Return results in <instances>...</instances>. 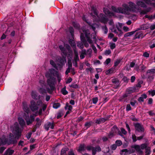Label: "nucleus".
Wrapping results in <instances>:
<instances>
[{
    "instance_id": "obj_61",
    "label": "nucleus",
    "mask_w": 155,
    "mask_h": 155,
    "mask_svg": "<svg viewBox=\"0 0 155 155\" xmlns=\"http://www.w3.org/2000/svg\"><path fill=\"white\" fill-rule=\"evenodd\" d=\"M71 68L68 67L67 70H66L65 74L66 75L67 74L69 73L70 72V70L71 69Z\"/></svg>"
},
{
    "instance_id": "obj_62",
    "label": "nucleus",
    "mask_w": 155,
    "mask_h": 155,
    "mask_svg": "<svg viewBox=\"0 0 155 155\" xmlns=\"http://www.w3.org/2000/svg\"><path fill=\"white\" fill-rule=\"evenodd\" d=\"M123 29L125 32L128 31L130 30L129 28L127 26H124L123 28Z\"/></svg>"
},
{
    "instance_id": "obj_39",
    "label": "nucleus",
    "mask_w": 155,
    "mask_h": 155,
    "mask_svg": "<svg viewBox=\"0 0 155 155\" xmlns=\"http://www.w3.org/2000/svg\"><path fill=\"white\" fill-rule=\"evenodd\" d=\"M68 150V148H63L61 150V155H62L65 154L66 153V152Z\"/></svg>"
},
{
    "instance_id": "obj_9",
    "label": "nucleus",
    "mask_w": 155,
    "mask_h": 155,
    "mask_svg": "<svg viewBox=\"0 0 155 155\" xmlns=\"http://www.w3.org/2000/svg\"><path fill=\"white\" fill-rule=\"evenodd\" d=\"M14 130L15 131L14 132H13V133L16 136V137L18 139L21 135L22 129H20L18 124H17L15 125Z\"/></svg>"
},
{
    "instance_id": "obj_60",
    "label": "nucleus",
    "mask_w": 155,
    "mask_h": 155,
    "mask_svg": "<svg viewBox=\"0 0 155 155\" xmlns=\"http://www.w3.org/2000/svg\"><path fill=\"white\" fill-rule=\"evenodd\" d=\"M126 127L128 131L129 134H130V130L129 125L127 123H126Z\"/></svg>"
},
{
    "instance_id": "obj_14",
    "label": "nucleus",
    "mask_w": 155,
    "mask_h": 155,
    "mask_svg": "<svg viewBox=\"0 0 155 155\" xmlns=\"http://www.w3.org/2000/svg\"><path fill=\"white\" fill-rule=\"evenodd\" d=\"M38 105H39V106H40V107H42V109H40L39 110V113L40 114H41L42 112V110L43 111H44L46 109L47 107V105L44 104H43L42 102L41 101H38Z\"/></svg>"
},
{
    "instance_id": "obj_20",
    "label": "nucleus",
    "mask_w": 155,
    "mask_h": 155,
    "mask_svg": "<svg viewBox=\"0 0 155 155\" xmlns=\"http://www.w3.org/2000/svg\"><path fill=\"white\" fill-rule=\"evenodd\" d=\"M107 120V118H100L96 120L95 123L98 124H100L101 123H103L106 121Z\"/></svg>"
},
{
    "instance_id": "obj_36",
    "label": "nucleus",
    "mask_w": 155,
    "mask_h": 155,
    "mask_svg": "<svg viewBox=\"0 0 155 155\" xmlns=\"http://www.w3.org/2000/svg\"><path fill=\"white\" fill-rule=\"evenodd\" d=\"M61 92L62 94L64 95H65L68 94V92L66 90L65 86L62 89Z\"/></svg>"
},
{
    "instance_id": "obj_16",
    "label": "nucleus",
    "mask_w": 155,
    "mask_h": 155,
    "mask_svg": "<svg viewBox=\"0 0 155 155\" xmlns=\"http://www.w3.org/2000/svg\"><path fill=\"white\" fill-rule=\"evenodd\" d=\"M144 36H143V34L141 31H137L134 36V39L142 38H143Z\"/></svg>"
},
{
    "instance_id": "obj_45",
    "label": "nucleus",
    "mask_w": 155,
    "mask_h": 155,
    "mask_svg": "<svg viewBox=\"0 0 155 155\" xmlns=\"http://www.w3.org/2000/svg\"><path fill=\"white\" fill-rule=\"evenodd\" d=\"M110 48L111 49H113L116 47V45L114 43H110Z\"/></svg>"
},
{
    "instance_id": "obj_59",
    "label": "nucleus",
    "mask_w": 155,
    "mask_h": 155,
    "mask_svg": "<svg viewBox=\"0 0 155 155\" xmlns=\"http://www.w3.org/2000/svg\"><path fill=\"white\" fill-rule=\"evenodd\" d=\"M111 53V51L110 50H107L105 51L104 54L106 55H108Z\"/></svg>"
},
{
    "instance_id": "obj_38",
    "label": "nucleus",
    "mask_w": 155,
    "mask_h": 155,
    "mask_svg": "<svg viewBox=\"0 0 155 155\" xmlns=\"http://www.w3.org/2000/svg\"><path fill=\"white\" fill-rule=\"evenodd\" d=\"M102 29L103 30L105 34H107L108 31V29L106 25H104L102 27Z\"/></svg>"
},
{
    "instance_id": "obj_56",
    "label": "nucleus",
    "mask_w": 155,
    "mask_h": 155,
    "mask_svg": "<svg viewBox=\"0 0 155 155\" xmlns=\"http://www.w3.org/2000/svg\"><path fill=\"white\" fill-rule=\"evenodd\" d=\"M149 54L147 52H144L143 54V56L146 58H148L149 57Z\"/></svg>"
},
{
    "instance_id": "obj_58",
    "label": "nucleus",
    "mask_w": 155,
    "mask_h": 155,
    "mask_svg": "<svg viewBox=\"0 0 155 155\" xmlns=\"http://www.w3.org/2000/svg\"><path fill=\"white\" fill-rule=\"evenodd\" d=\"M122 133L125 135L127 134V132L126 130L123 128H121L120 129Z\"/></svg>"
},
{
    "instance_id": "obj_5",
    "label": "nucleus",
    "mask_w": 155,
    "mask_h": 155,
    "mask_svg": "<svg viewBox=\"0 0 155 155\" xmlns=\"http://www.w3.org/2000/svg\"><path fill=\"white\" fill-rule=\"evenodd\" d=\"M23 109L24 111L26 113L25 114L23 115V117L25 120L27 124L28 125H29L32 123L34 121L35 116L31 115L30 117L28 114L30 111L28 106L25 102L23 103Z\"/></svg>"
},
{
    "instance_id": "obj_50",
    "label": "nucleus",
    "mask_w": 155,
    "mask_h": 155,
    "mask_svg": "<svg viewBox=\"0 0 155 155\" xmlns=\"http://www.w3.org/2000/svg\"><path fill=\"white\" fill-rule=\"evenodd\" d=\"M132 138L134 142H136L137 140V137L135 134H132Z\"/></svg>"
},
{
    "instance_id": "obj_15",
    "label": "nucleus",
    "mask_w": 155,
    "mask_h": 155,
    "mask_svg": "<svg viewBox=\"0 0 155 155\" xmlns=\"http://www.w3.org/2000/svg\"><path fill=\"white\" fill-rule=\"evenodd\" d=\"M54 124V123L53 122L52 123L49 122H47L44 125L45 128L47 130H48L50 128L51 129H53Z\"/></svg>"
},
{
    "instance_id": "obj_3",
    "label": "nucleus",
    "mask_w": 155,
    "mask_h": 155,
    "mask_svg": "<svg viewBox=\"0 0 155 155\" xmlns=\"http://www.w3.org/2000/svg\"><path fill=\"white\" fill-rule=\"evenodd\" d=\"M83 33H81V34L80 36L81 40L84 44V46L86 48H88L89 47V45L87 41L84 40V35H85L88 42L90 44H91L93 42L90 38H93L94 39H96L95 34L94 33H93L91 34V35H90L89 31L88 30H83Z\"/></svg>"
},
{
    "instance_id": "obj_30",
    "label": "nucleus",
    "mask_w": 155,
    "mask_h": 155,
    "mask_svg": "<svg viewBox=\"0 0 155 155\" xmlns=\"http://www.w3.org/2000/svg\"><path fill=\"white\" fill-rule=\"evenodd\" d=\"M37 122L35 125V127L36 128L39 127L41 124V120L39 118H37L36 119Z\"/></svg>"
},
{
    "instance_id": "obj_48",
    "label": "nucleus",
    "mask_w": 155,
    "mask_h": 155,
    "mask_svg": "<svg viewBox=\"0 0 155 155\" xmlns=\"http://www.w3.org/2000/svg\"><path fill=\"white\" fill-rule=\"evenodd\" d=\"M38 90L39 91V92L41 94H43L44 93H46V91L45 90V89H44L42 88H38Z\"/></svg>"
},
{
    "instance_id": "obj_49",
    "label": "nucleus",
    "mask_w": 155,
    "mask_h": 155,
    "mask_svg": "<svg viewBox=\"0 0 155 155\" xmlns=\"http://www.w3.org/2000/svg\"><path fill=\"white\" fill-rule=\"evenodd\" d=\"M69 31L70 33L71 34V36L72 38H73L74 36V31L73 28L72 27H70L69 28Z\"/></svg>"
},
{
    "instance_id": "obj_46",
    "label": "nucleus",
    "mask_w": 155,
    "mask_h": 155,
    "mask_svg": "<svg viewBox=\"0 0 155 155\" xmlns=\"http://www.w3.org/2000/svg\"><path fill=\"white\" fill-rule=\"evenodd\" d=\"M83 44L82 42H78L77 43V45L79 48L82 49L83 48Z\"/></svg>"
},
{
    "instance_id": "obj_26",
    "label": "nucleus",
    "mask_w": 155,
    "mask_h": 155,
    "mask_svg": "<svg viewBox=\"0 0 155 155\" xmlns=\"http://www.w3.org/2000/svg\"><path fill=\"white\" fill-rule=\"evenodd\" d=\"M103 11L106 15H109L110 16L114 15V14L111 12L107 8H104L103 9Z\"/></svg>"
},
{
    "instance_id": "obj_11",
    "label": "nucleus",
    "mask_w": 155,
    "mask_h": 155,
    "mask_svg": "<svg viewBox=\"0 0 155 155\" xmlns=\"http://www.w3.org/2000/svg\"><path fill=\"white\" fill-rule=\"evenodd\" d=\"M136 131L139 132H143L144 129L142 125L139 123H137L134 125Z\"/></svg>"
},
{
    "instance_id": "obj_17",
    "label": "nucleus",
    "mask_w": 155,
    "mask_h": 155,
    "mask_svg": "<svg viewBox=\"0 0 155 155\" xmlns=\"http://www.w3.org/2000/svg\"><path fill=\"white\" fill-rule=\"evenodd\" d=\"M18 121L21 127L23 128L26 126V124L24 120L21 117H19L18 118Z\"/></svg>"
},
{
    "instance_id": "obj_33",
    "label": "nucleus",
    "mask_w": 155,
    "mask_h": 155,
    "mask_svg": "<svg viewBox=\"0 0 155 155\" xmlns=\"http://www.w3.org/2000/svg\"><path fill=\"white\" fill-rule=\"evenodd\" d=\"M65 108L66 110L68 109V110L71 111L72 109V107L71 106L69 105L68 103H67L66 104V106L65 107Z\"/></svg>"
},
{
    "instance_id": "obj_28",
    "label": "nucleus",
    "mask_w": 155,
    "mask_h": 155,
    "mask_svg": "<svg viewBox=\"0 0 155 155\" xmlns=\"http://www.w3.org/2000/svg\"><path fill=\"white\" fill-rule=\"evenodd\" d=\"M86 147L84 144H81L79 147L78 151L79 152L83 151L85 150Z\"/></svg>"
},
{
    "instance_id": "obj_63",
    "label": "nucleus",
    "mask_w": 155,
    "mask_h": 155,
    "mask_svg": "<svg viewBox=\"0 0 155 155\" xmlns=\"http://www.w3.org/2000/svg\"><path fill=\"white\" fill-rule=\"evenodd\" d=\"M72 79L71 78L69 77L68 78V80L66 81V84H68L71 82L72 81Z\"/></svg>"
},
{
    "instance_id": "obj_24",
    "label": "nucleus",
    "mask_w": 155,
    "mask_h": 155,
    "mask_svg": "<svg viewBox=\"0 0 155 155\" xmlns=\"http://www.w3.org/2000/svg\"><path fill=\"white\" fill-rule=\"evenodd\" d=\"M31 96L32 98L35 100H37L38 97V94L35 91H33L31 93Z\"/></svg>"
},
{
    "instance_id": "obj_57",
    "label": "nucleus",
    "mask_w": 155,
    "mask_h": 155,
    "mask_svg": "<svg viewBox=\"0 0 155 155\" xmlns=\"http://www.w3.org/2000/svg\"><path fill=\"white\" fill-rule=\"evenodd\" d=\"M140 147L141 148L142 150L144 149H146V148L147 147L146 144L145 143L142 144L140 146Z\"/></svg>"
},
{
    "instance_id": "obj_7",
    "label": "nucleus",
    "mask_w": 155,
    "mask_h": 155,
    "mask_svg": "<svg viewBox=\"0 0 155 155\" xmlns=\"http://www.w3.org/2000/svg\"><path fill=\"white\" fill-rule=\"evenodd\" d=\"M65 47L66 48V49L64 47L61 45L59 46V48L64 56H66L67 54L68 51V52L71 53H72V51L71 50V48L69 45L66 44L65 45Z\"/></svg>"
},
{
    "instance_id": "obj_4",
    "label": "nucleus",
    "mask_w": 155,
    "mask_h": 155,
    "mask_svg": "<svg viewBox=\"0 0 155 155\" xmlns=\"http://www.w3.org/2000/svg\"><path fill=\"white\" fill-rule=\"evenodd\" d=\"M91 15L94 18V20L97 22L100 21L104 24L107 23L108 21V19L107 18L106 16L103 14L101 13L99 15H98V13L96 8L92 6L91 7Z\"/></svg>"
},
{
    "instance_id": "obj_64",
    "label": "nucleus",
    "mask_w": 155,
    "mask_h": 155,
    "mask_svg": "<svg viewBox=\"0 0 155 155\" xmlns=\"http://www.w3.org/2000/svg\"><path fill=\"white\" fill-rule=\"evenodd\" d=\"M68 155H75L72 150H71L69 152Z\"/></svg>"
},
{
    "instance_id": "obj_22",
    "label": "nucleus",
    "mask_w": 155,
    "mask_h": 155,
    "mask_svg": "<svg viewBox=\"0 0 155 155\" xmlns=\"http://www.w3.org/2000/svg\"><path fill=\"white\" fill-rule=\"evenodd\" d=\"M149 28V26L147 24H145L143 25H142L140 28H137V29L136 30L137 31L142 30H146L147 29Z\"/></svg>"
},
{
    "instance_id": "obj_34",
    "label": "nucleus",
    "mask_w": 155,
    "mask_h": 155,
    "mask_svg": "<svg viewBox=\"0 0 155 155\" xmlns=\"http://www.w3.org/2000/svg\"><path fill=\"white\" fill-rule=\"evenodd\" d=\"M116 26L118 30V31H120V30H121V28L122 26V24L118 23V24H116Z\"/></svg>"
},
{
    "instance_id": "obj_31",
    "label": "nucleus",
    "mask_w": 155,
    "mask_h": 155,
    "mask_svg": "<svg viewBox=\"0 0 155 155\" xmlns=\"http://www.w3.org/2000/svg\"><path fill=\"white\" fill-rule=\"evenodd\" d=\"M122 59L118 58L115 60L114 62V67H115L117 66L121 62Z\"/></svg>"
},
{
    "instance_id": "obj_53",
    "label": "nucleus",
    "mask_w": 155,
    "mask_h": 155,
    "mask_svg": "<svg viewBox=\"0 0 155 155\" xmlns=\"http://www.w3.org/2000/svg\"><path fill=\"white\" fill-rule=\"evenodd\" d=\"M92 124V122H86L85 124V126L87 128H88L90 127V126L91 125V124Z\"/></svg>"
},
{
    "instance_id": "obj_13",
    "label": "nucleus",
    "mask_w": 155,
    "mask_h": 155,
    "mask_svg": "<svg viewBox=\"0 0 155 155\" xmlns=\"http://www.w3.org/2000/svg\"><path fill=\"white\" fill-rule=\"evenodd\" d=\"M135 87H129L127 89L125 94L123 95V97H126L127 96L128 94H130L134 92L135 91Z\"/></svg>"
},
{
    "instance_id": "obj_27",
    "label": "nucleus",
    "mask_w": 155,
    "mask_h": 155,
    "mask_svg": "<svg viewBox=\"0 0 155 155\" xmlns=\"http://www.w3.org/2000/svg\"><path fill=\"white\" fill-rule=\"evenodd\" d=\"M74 62H76L79 60V58L78 56V52L75 50H74Z\"/></svg>"
},
{
    "instance_id": "obj_41",
    "label": "nucleus",
    "mask_w": 155,
    "mask_h": 155,
    "mask_svg": "<svg viewBox=\"0 0 155 155\" xmlns=\"http://www.w3.org/2000/svg\"><path fill=\"white\" fill-rule=\"evenodd\" d=\"M60 106L59 103H54L53 105V107L55 109H57Z\"/></svg>"
},
{
    "instance_id": "obj_47",
    "label": "nucleus",
    "mask_w": 155,
    "mask_h": 155,
    "mask_svg": "<svg viewBox=\"0 0 155 155\" xmlns=\"http://www.w3.org/2000/svg\"><path fill=\"white\" fill-rule=\"evenodd\" d=\"M115 143L116 145L118 146H121L122 144L121 141L120 140H116Z\"/></svg>"
},
{
    "instance_id": "obj_12",
    "label": "nucleus",
    "mask_w": 155,
    "mask_h": 155,
    "mask_svg": "<svg viewBox=\"0 0 155 155\" xmlns=\"http://www.w3.org/2000/svg\"><path fill=\"white\" fill-rule=\"evenodd\" d=\"M118 131V129L116 126H114L111 128V131L108 135L109 138L112 137Z\"/></svg>"
},
{
    "instance_id": "obj_2",
    "label": "nucleus",
    "mask_w": 155,
    "mask_h": 155,
    "mask_svg": "<svg viewBox=\"0 0 155 155\" xmlns=\"http://www.w3.org/2000/svg\"><path fill=\"white\" fill-rule=\"evenodd\" d=\"M57 72L53 69H50L49 71L46 73V77L48 78L47 82L48 85L50 87V88H46V91L49 93H51L55 89V84L56 83L55 77V74Z\"/></svg>"
},
{
    "instance_id": "obj_52",
    "label": "nucleus",
    "mask_w": 155,
    "mask_h": 155,
    "mask_svg": "<svg viewBox=\"0 0 155 155\" xmlns=\"http://www.w3.org/2000/svg\"><path fill=\"white\" fill-rule=\"evenodd\" d=\"M135 152V150L134 149H129L128 150L127 149V152L128 154L132 153H134Z\"/></svg>"
},
{
    "instance_id": "obj_8",
    "label": "nucleus",
    "mask_w": 155,
    "mask_h": 155,
    "mask_svg": "<svg viewBox=\"0 0 155 155\" xmlns=\"http://www.w3.org/2000/svg\"><path fill=\"white\" fill-rule=\"evenodd\" d=\"M86 148L88 151L91 150L92 151V154L93 155H95L97 151L100 152L101 151V148L99 146L94 147L92 146L88 145L86 147Z\"/></svg>"
},
{
    "instance_id": "obj_44",
    "label": "nucleus",
    "mask_w": 155,
    "mask_h": 155,
    "mask_svg": "<svg viewBox=\"0 0 155 155\" xmlns=\"http://www.w3.org/2000/svg\"><path fill=\"white\" fill-rule=\"evenodd\" d=\"M89 25L91 26L92 28L94 31H95L96 27L97 26V25L95 23L91 25L90 24H89Z\"/></svg>"
},
{
    "instance_id": "obj_25",
    "label": "nucleus",
    "mask_w": 155,
    "mask_h": 155,
    "mask_svg": "<svg viewBox=\"0 0 155 155\" xmlns=\"http://www.w3.org/2000/svg\"><path fill=\"white\" fill-rule=\"evenodd\" d=\"M14 151L13 150L8 149L5 151L4 155H12Z\"/></svg>"
},
{
    "instance_id": "obj_6",
    "label": "nucleus",
    "mask_w": 155,
    "mask_h": 155,
    "mask_svg": "<svg viewBox=\"0 0 155 155\" xmlns=\"http://www.w3.org/2000/svg\"><path fill=\"white\" fill-rule=\"evenodd\" d=\"M17 140L14 139H10L8 140V138L3 137L2 138H0V146L5 145L6 144L10 145L12 144H14L17 143Z\"/></svg>"
},
{
    "instance_id": "obj_37",
    "label": "nucleus",
    "mask_w": 155,
    "mask_h": 155,
    "mask_svg": "<svg viewBox=\"0 0 155 155\" xmlns=\"http://www.w3.org/2000/svg\"><path fill=\"white\" fill-rule=\"evenodd\" d=\"M69 42L70 44L71 45V46L74 47L76 46V44L72 39H70L69 40Z\"/></svg>"
},
{
    "instance_id": "obj_42",
    "label": "nucleus",
    "mask_w": 155,
    "mask_h": 155,
    "mask_svg": "<svg viewBox=\"0 0 155 155\" xmlns=\"http://www.w3.org/2000/svg\"><path fill=\"white\" fill-rule=\"evenodd\" d=\"M149 94H151L152 96H154L155 95V90H150L148 91Z\"/></svg>"
},
{
    "instance_id": "obj_1",
    "label": "nucleus",
    "mask_w": 155,
    "mask_h": 155,
    "mask_svg": "<svg viewBox=\"0 0 155 155\" xmlns=\"http://www.w3.org/2000/svg\"><path fill=\"white\" fill-rule=\"evenodd\" d=\"M136 4L137 6L134 3L130 2L129 3V6L125 4L123 5V6L124 8H117L114 6H112L111 8L112 10L115 12L128 15L130 12H135L140 10V8L138 7L139 6L143 8H145L146 7L145 4L140 1H137Z\"/></svg>"
},
{
    "instance_id": "obj_54",
    "label": "nucleus",
    "mask_w": 155,
    "mask_h": 155,
    "mask_svg": "<svg viewBox=\"0 0 155 155\" xmlns=\"http://www.w3.org/2000/svg\"><path fill=\"white\" fill-rule=\"evenodd\" d=\"M98 101V98L97 97L93 98L92 99L93 103L94 104H96Z\"/></svg>"
},
{
    "instance_id": "obj_29",
    "label": "nucleus",
    "mask_w": 155,
    "mask_h": 155,
    "mask_svg": "<svg viewBox=\"0 0 155 155\" xmlns=\"http://www.w3.org/2000/svg\"><path fill=\"white\" fill-rule=\"evenodd\" d=\"M137 31V30H135L134 31H132L130 32H127L124 35V37L126 38L127 37L131 36V35L134 34Z\"/></svg>"
},
{
    "instance_id": "obj_32",
    "label": "nucleus",
    "mask_w": 155,
    "mask_h": 155,
    "mask_svg": "<svg viewBox=\"0 0 155 155\" xmlns=\"http://www.w3.org/2000/svg\"><path fill=\"white\" fill-rule=\"evenodd\" d=\"M120 154L121 155H127V149H125L122 150L121 151Z\"/></svg>"
},
{
    "instance_id": "obj_23",
    "label": "nucleus",
    "mask_w": 155,
    "mask_h": 155,
    "mask_svg": "<svg viewBox=\"0 0 155 155\" xmlns=\"http://www.w3.org/2000/svg\"><path fill=\"white\" fill-rule=\"evenodd\" d=\"M116 71L115 68H112L106 71L105 72V74L107 75L110 74H111Z\"/></svg>"
},
{
    "instance_id": "obj_55",
    "label": "nucleus",
    "mask_w": 155,
    "mask_h": 155,
    "mask_svg": "<svg viewBox=\"0 0 155 155\" xmlns=\"http://www.w3.org/2000/svg\"><path fill=\"white\" fill-rule=\"evenodd\" d=\"M131 110V107L130 104H128L127 105L126 107V110L127 111H129Z\"/></svg>"
},
{
    "instance_id": "obj_10",
    "label": "nucleus",
    "mask_w": 155,
    "mask_h": 155,
    "mask_svg": "<svg viewBox=\"0 0 155 155\" xmlns=\"http://www.w3.org/2000/svg\"><path fill=\"white\" fill-rule=\"evenodd\" d=\"M30 107L33 111H35L38 110L40 106L38 104V101L36 103L34 101H32L31 102Z\"/></svg>"
},
{
    "instance_id": "obj_35",
    "label": "nucleus",
    "mask_w": 155,
    "mask_h": 155,
    "mask_svg": "<svg viewBox=\"0 0 155 155\" xmlns=\"http://www.w3.org/2000/svg\"><path fill=\"white\" fill-rule=\"evenodd\" d=\"M151 153L150 148V147H147L146 148L145 155H149Z\"/></svg>"
},
{
    "instance_id": "obj_21",
    "label": "nucleus",
    "mask_w": 155,
    "mask_h": 155,
    "mask_svg": "<svg viewBox=\"0 0 155 155\" xmlns=\"http://www.w3.org/2000/svg\"><path fill=\"white\" fill-rule=\"evenodd\" d=\"M147 95L145 94H142L141 96L139 98L138 101L140 102H143L144 101V99L147 98Z\"/></svg>"
},
{
    "instance_id": "obj_19",
    "label": "nucleus",
    "mask_w": 155,
    "mask_h": 155,
    "mask_svg": "<svg viewBox=\"0 0 155 155\" xmlns=\"http://www.w3.org/2000/svg\"><path fill=\"white\" fill-rule=\"evenodd\" d=\"M143 1L145 3L151 5L155 6V0H141Z\"/></svg>"
},
{
    "instance_id": "obj_18",
    "label": "nucleus",
    "mask_w": 155,
    "mask_h": 155,
    "mask_svg": "<svg viewBox=\"0 0 155 155\" xmlns=\"http://www.w3.org/2000/svg\"><path fill=\"white\" fill-rule=\"evenodd\" d=\"M131 148H134L135 150L140 153H142L143 151L141 150L140 147L139 145H134L131 146Z\"/></svg>"
},
{
    "instance_id": "obj_43",
    "label": "nucleus",
    "mask_w": 155,
    "mask_h": 155,
    "mask_svg": "<svg viewBox=\"0 0 155 155\" xmlns=\"http://www.w3.org/2000/svg\"><path fill=\"white\" fill-rule=\"evenodd\" d=\"M50 64L53 67L56 69L57 68V67L56 64L52 60H51L50 61Z\"/></svg>"
},
{
    "instance_id": "obj_51",
    "label": "nucleus",
    "mask_w": 155,
    "mask_h": 155,
    "mask_svg": "<svg viewBox=\"0 0 155 155\" xmlns=\"http://www.w3.org/2000/svg\"><path fill=\"white\" fill-rule=\"evenodd\" d=\"M70 87L74 88H77L78 87L77 84L75 83L72 84L71 85H70Z\"/></svg>"
},
{
    "instance_id": "obj_40",
    "label": "nucleus",
    "mask_w": 155,
    "mask_h": 155,
    "mask_svg": "<svg viewBox=\"0 0 155 155\" xmlns=\"http://www.w3.org/2000/svg\"><path fill=\"white\" fill-rule=\"evenodd\" d=\"M42 77L43 78L42 80H39V83L42 87H43L45 86V80L44 79V77L43 76Z\"/></svg>"
}]
</instances>
